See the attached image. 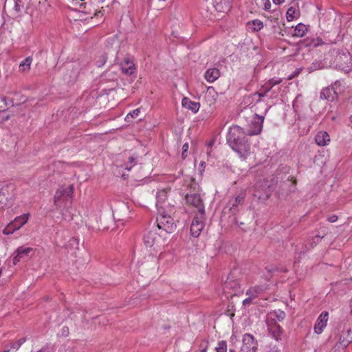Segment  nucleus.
<instances>
[{"label": "nucleus", "mask_w": 352, "mask_h": 352, "mask_svg": "<svg viewBox=\"0 0 352 352\" xmlns=\"http://www.w3.org/2000/svg\"><path fill=\"white\" fill-rule=\"evenodd\" d=\"M247 135L243 129L234 125L230 127L227 135V141L230 146L243 160L250 154V145L248 143Z\"/></svg>", "instance_id": "f257e3e1"}, {"label": "nucleus", "mask_w": 352, "mask_h": 352, "mask_svg": "<svg viewBox=\"0 0 352 352\" xmlns=\"http://www.w3.org/2000/svg\"><path fill=\"white\" fill-rule=\"evenodd\" d=\"M74 193V187L72 185L64 186L59 188L54 195V204L56 207L64 208L62 211L63 218L67 221L73 219V213L69 206Z\"/></svg>", "instance_id": "f03ea898"}, {"label": "nucleus", "mask_w": 352, "mask_h": 352, "mask_svg": "<svg viewBox=\"0 0 352 352\" xmlns=\"http://www.w3.org/2000/svg\"><path fill=\"white\" fill-rule=\"evenodd\" d=\"M265 109L263 115L255 114L252 120L249 124L248 129L247 130V134L249 135H256L259 134L262 129L263 122L265 119V116L270 110L271 106H268L267 104H264Z\"/></svg>", "instance_id": "7ed1b4c3"}, {"label": "nucleus", "mask_w": 352, "mask_h": 352, "mask_svg": "<svg viewBox=\"0 0 352 352\" xmlns=\"http://www.w3.org/2000/svg\"><path fill=\"white\" fill-rule=\"evenodd\" d=\"M157 224L160 230H164L167 233H172L176 229V223L173 219L165 214L164 210H158Z\"/></svg>", "instance_id": "20e7f679"}, {"label": "nucleus", "mask_w": 352, "mask_h": 352, "mask_svg": "<svg viewBox=\"0 0 352 352\" xmlns=\"http://www.w3.org/2000/svg\"><path fill=\"white\" fill-rule=\"evenodd\" d=\"M205 210L201 209L200 212H197L191 223L190 234L194 237L200 235L201 232L204 228Z\"/></svg>", "instance_id": "39448f33"}, {"label": "nucleus", "mask_w": 352, "mask_h": 352, "mask_svg": "<svg viewBox=\"0 0 352 352\" xmlns=\"http://www.w3.org/2000/svg\"><path fill=\"white\" fill-rule=\"evenodd\" d=\"M29 216L30 214L26 213L16 217L13 221L9 223L8 226L3 230V233L6 235H10L14 233V231L19 230L28 222Z\"/></svg>", "instance_id": "423d86ee"}, {"label": "nucleus", "mask_w": 352, "mask_h": 352, "mask_svg": "<svg viewBox=\"0 0 352 352\" xmlns=\"http://www.w3.org/2000/svg\"><path fill=\"white\" fill-rule=\"evenodd\" d=\"M341 90V84L337 81L330 87L323 89L320 93V98L328 101H334L338 98Z\"/></svg>", "instance_id": "0eeeda50"}, {"label": "nucleus", "mask_w": 352, "mask_h": 352, "mask_svg": "<svg viewBox=\"0 0 352 352\" xmlns=\"http://www.w3.org/2000/svg\"><path fill=\"white\" fill-rule=\"evenodd\" d=\"M160 236L155 232L148 231L144 234L143 241L146 247L153 248L156 250L159 245Z\"/></svg>", "instance_id": "6e6552de"}, {"label": "nucleus", "mask_w": 352, "mask_h": 352, "mask_svg": "<svg viewBox=\"0 0 352 352\" xmlns=\"http://www.w3.org/2000/svg\"><path fill=\"white\" fill-rule=\"evenodd\" d=\"M242 351L244 352H255L257 349V343L252 335L245 333L243 338Z\"/></svg>", "instance_id": "1a4fd4ad"}, {"label": "nucleus", "mask_w": 352, "mask_h": 352, "mask_svg": "<svg viewBox=\"0 0 352 352\" xmlns=\"http://www.w3.org/2000/svg\"><path fill=\"white\" fill-rule=\"evenodd\" d=\"M32 251V248L26 247H19L16 250V255L13 258L14 265H16L21 261H25L29 257L30 253Z\"/></svg>", "instance_id": "9d476101"}, {"label": "nucleus", "mask_w": 352, "mask_h": 352, "mask_svg": "<svg viewBox=\"0 0 352 352\" xmlns=\"http://www.w3.org/2000/svg\"><path fill=\"white\" fill-rule=\"evenodd\" d=\"M329 319V313L327 311H322L321 314L318 316L315 325H314V331L318 334H320L325 327L327 326V323Z\"/></svg>", "instance_id": "9b49d317"}, {"label": "nucleus", "mask_w": 352, "mask_h": 352, "mask_svg": "<svg viewBox=\"0 0 352 352\" xmlns=\"http://www.w3.org/2000/svg\"><path fill=\"white\" fill-rule=\"evenodd\" d=\"M277 94H274V95L269 94L261 88H260L258 91L252 94V95L253 100L256 102V104L252 107L254 108L255 111H258V107L257 105L261 103L263 98L267 97L270 98H275Z\"/></svg>", "instance_id": "f8f14e48"}, {"label": "nucleus", "mask_w": 352, "mask_h": 352, "mask_svg": "<svg viewBox=\"0 0 352 352\" xmlns=\"http://www.w3.org/2000/svg\"><path fill=\"white\" fill-rule=\"evenodd\" d=\"M232 0H212L214 9L217 12H227L231 8Z\"/></svg>", "instance_id": "ddd939ff"}, {"label": "nucleus", "mask_w": 352, "mask_h": 352, "mask_svg": "<svg viewBox=\"0 0 352 352\" xmlns=\"http://www.w3.org/2000/svg\"><path fill=\"white\" fill-rule=\"evenodd\" d=\"M267 326L268 331L272 337L277 341L280 340L282 335V328L275 321H271L268 323Z\"/></svg>", "instance_id": "4468645a"}, {"label": "nucleus", "mask_w": 352, "mask_h": 352, "mask_svg": "<svg viewBox=\"0 0 352 352\" xmlns=\"http://www.w3.org/2000/svg\"><path fill=\"white\" fill-rule=\"evenodd\" d=\"M167 190L162 189L156 193V207L157 210H164L166 206Z\"/></svg>", "instance_id": "2eb2a0df"}, {"label": "nucleus", "mask_w": 352, "mask_h": 352, "mask_svg": "<svg viewBox=\"0 0 352 352\" xmlns=\"http://www.w3.org/2000/svg\"><path fill=\"white\" fill-rule=\"evenodd\" d=\"M315 142L320 146L328 145L330 142V136L326 131H319L315 136Z\"/></svg>", "instance_id": "dca6fc26"}, {"label": "nucleus", "mask_w": 352, "mask_h": 352, "mask_svg": "<svg viewBox=\"0 0 352 352\" xmlns=\"http://www.w3.org/2000/svg\"><path fill=\"white\" fill-rule=\"evenodd\" d=\"M245 197V192L242 190L233 200V201H230V204L232 206L230 208V210L232 213L234 214L237 211V207L239 205H242L244 202V199Z\"/></svg>", "instance_id": "f3484780"}, {"label": "nucleus", "mask_w": 352, "mask_h": 352, "mask_svg": "<svg viewBox=\"0 0 352 352\" xmlns=\"http://www.w3.org/2000/svg\"><path fill=\"white\" fill-rule=\"evenodd\" d=\"M218 98V94L215 91V89L212 87H209L204 96V99L206 102L208 104V105L211 106L214 104Z\"/></svg>", "instance_id": "a211bd4d"}, {"label": "nucleus", "mask_w": 352, "mask_h": 352, "mask_svg": "<svg viewBox=\"0 0 352 352\" xmlns=\"http://www.w3.org/2000/svg\"><path fill=\"white\" fill-rule=\"evenodd\" d=\"M182 104L184 107L190 110L194 113H197L200 108L199 102L192 101L190 98L186 97L182 99Z\"/></svg>", "instance_id": "6ab92c4d"}, {"label": "nucleus", "mask_w": 352, "mask_h": 352, "mask_svg": "<svg viewBox=\"0 0 352 352\" xmlns=\"http://www.w3.org/2000/svg\"><path fill=\"white\" fill-rule=\"evenodd\" d=\"M220 76L219 70L217 68H210L206 70L205 72V79L208 82H213L219 78Z\"/></svg>", "instance_id": "aec40b11"}, {"label": "nucleus", "mask_w": 352, "mask_h": 352, "mask_svg": "<svg viewBox=\"0 0 352 352\" xmlns=\"http://www.w3.org/2000/svg\"><path fill=\"white\" fill-rule=\"evenodd\" d=\"M121 69L126 74H132L135 71V65L129 58H125L121 63Z\"/></svg>", "instance_id": "412c9836"}, {"label": "nucleus", "mask_w": 352, "mask_h": 352, "mask_svg": "<svg viewBox=\"0 0 352 352\" xmlns=\"http://www.w3.org/2000/svg\"><path fill=\"white\" fill-rule=\"evenodd\" d=\"M272 187L271 185H268L267 182L264 181L263 184H260L259 186H256V188L257 189L258 194H254V196H258V199H262L264 197H268L269 194L267 192V189Z\"/></svg>", "instance_id": "4be33fe9"}, {"label": "nucleus", "mask_w": 352, "mask_h": 352, "mask_svg": "<svg viewBox=\"0 0 352 352\" xmlns=\"http://www.w3.org/2000/svg\"><path fill=\"white\" fill-rule=\"evenodd\" d=\"M32 61L33 58L32 56L26 57L20 63L19 65V72L23 74L28 73L30 70Z\"/></svg>", "instance_id": "5701e85b"}, {"label": "nucleus", "mask_w": 352, "mask_h": 352, "mask_svg": "<svg viewBox=\"0 0 352 352\" xmlns=\"http://www.w3.org/2000/svg\"><path fill=\"white\" fill-rule=\"evenodd\" d=\"M187 199L188 201L190 202L194 206L198 208L197 212H200L201 209H204L202 200L199 195L196 194L192 195L190 197H188Z\"/></svg>", "instance_id": "b1692460"}, {"label": "nucleus", "mask_w": 352, "mask_h": 352, "mask_svg": "<svg viewBox=\"0 0 352 352\" xmlns=\"http://www.w3.org/2000/svg\"><path fill=\"white\" fill-rule=\"evenodd\" d=\"M247 26L253 32H258L263 28V23L261 20L254 19L248 22Z\"/></svg>", "instance_id": "393cba45"}, {"label": "nucleus", "mask_w": 352, "mask_h": 352, "mask_svg": "<svg viewBox=\"0 0 352 352\" xmlns=\"http://www.w3.org/2000/svg\"><path fill=\"white\" fill-rule=\"evenodd\" d=\"M307 27L302 23H298L295 29L294 36L296 37H302L305 35L307 32Z\"/></svg>", "instance_id": "a878e982"}, {"label": "nucleus", "mask_w": 352, "mask_h": 352, "mask_svg": "<svg viewBox=\"0 0 352 352\" xmlns=\"http://www.w3.org/2000/svg\"><path fill=\"white\" fill-rule=\"evenodd\" d=\"M299 11L296 8L292 6L288 8L286 12V18L287 21H292L295 19L298 18Z\"/></svg>", "instance_id": "bb28decb"}, {"label": "nucleus", "mask_w": 352, "mask_h": 352, "mask_svg": "<svg viewBox=\"0 0 352 352\" xmlns=\"http://www.w3.org/2000/svg\"><path fill=\"white\" fill-rule=\"evenodd\" d=\"M140 113V108L135 109L129 112L125 117L124 120L126 122H131L132 119L137 118Z\"/></svg>", "instance_id": "cd10ccee"}, {"label": "nucleus", "mask_w": 352, "mask_h": 352, "mask_svg": "<svg viewBox=\"0 0 352 352\" xmlns=\"http://www.w3.org/2000/svg\"><path fill=\"white\" fill-rule=\"evenodd\" d=\"M322 44V41L320 38H313L311 41H309V39L307 38L305 41V45L307 46L317 47V46H319V45H320Z\"/></svg>", "instance_id": "c85d7f7f"}, {"label": "nucleus", "mask_w": 352, "mask_h": 352, "mask_svg": "<svg viewBox=\"0 0 352 352\" xmlns=\"http://www.w3.org/2000/svg\"><path fill=\"white\" fill-rule=\"evenodd\" d=\"M13 9L18 15L22 13L23 10V4L21 0H14Z\"/></svg>", "instance_id": "c756f323"}, {"label": "nucleus", "mask_w": 352, "mask_h": 352, "mask_svg": "<svg viewBox=\"0 0 352 352\" xmlns=\"http://www.w3.org/2000/svg\"><path fill=\"white\" fill-rule=\"evenodd\" d=\"M216 352H227V344L225 341L219 342Z\"/></svg>", "instance_id": "7c9ffc66"}, {"label": "nucleus", "mask_w": 352, "mask_h": 352, "mask_svg": "<svg viewBox=\"0 0 352 352\" xmlns=\"http://www.w3.org/2000/svg\"><path fill=\"white\" fill-rule=\"evenodd\" d=\"M282 82V78H273L270 79L266 82V83L269 84L270 86H271L272 88L276 85L280 84Z\"/></svg>", "instance_id": "2f4dec72"}, {"label": "nucleus", "mask_w": 352, "mask_h": 352, "mask_svg": "<svg viewBox=\"0 0 352 352\" xmlns=\"http://www.w3.org/2000/svg\"><path fill=\"white\" fill-rule=\"evenodd\" d=\"M25 342V338H22L19 340L14 343H12L10 346V349H14V351H16L19 349V347L21 346L22 344H23Z\"/></svg>", "instance_id": "473e14b6"}, {"label": "nucleus", "mask_w": 352, "mask_h": 352, "mask_svg": "<svg viewBox=\"0 0 352 352\" xmlns=\"http://www.w3.org/2000/svg\"><path fill=\"white\" fill-rule=\"evenodd\" d=\"M261 88L267 93H268L269 94L274 95V94H276V92L273 89V88L266 82L263 85H262Z\"/></svg>", "instance_id": "72a5a7b5"}, {"label": "nucleus", "mask_w": 352, "mask_h": 352, "mask_svg": "<svg viewBox=\"0 0 352 352\" xmlns=\"http://www.w3.org/2000/svg\"><path fill=\"white\" fill-rule=\"evenodd\" d=\"M274 314L279 321H282L285 318V313L280 309L275 311Z\"/></svg>", "instance_id": "f704fd0d"}, {"label": "nucleus", "mask_w": 352, "mask_h": 352, "mask_svg": "<svg viewBox=\"0 0 352 352\" xmlns=\"http://www.w3.org/2000/svg\"><path fill=\"white\" fill-rule=\"evenodd\" d=\"M188 148H189V146H188V144L187 142L183 144V146H182V159L184 160L187 157V152L188 151Z\"/></svg>", "instance_id": "c9c22d12"}, {"label": "nucleus", "mask_w": 352, "mask_h": 352, "mask_svg": "<svg viewBox=\"0 0 352 352\" xmlns=\"http://www.w3.org/2000/svg\"><path fill=\"white\" fill-rule=\"evenodd\" d=\"M256 289H254L253 287H251L249 289L247 290L246 292V294L250 296V297H251L252 298L257 296V294H256Z\"/></svg>", "instance_id": "e433bc0d"}, {"label": "nucleus", "mask_w": 352, "mask_h": 352, "mask_svg": "<svg viewBox=\"0 0 352 352\" xmlns=\"http://www.w3.org/2000/svg\"><path fill=\"white\" fill-rule=\"evenodd\" d=\"M254 289H256V294L257 295L259 294L260 293H261L262 292L265 291L267 288V287L265 285H256L255 287H253Z\"/></svg>", "instance_id": "4c0bfd02"}, {"label": "nucleus", "mask_w": 352, "mask_h": 352, "mask_svg": "<svg viewBox=\"0 0 352 352\" xmlns=\"http://www.w3.org/2000/svg\"><path fill=\"white\" fill-rule=\"evenodd\" d=\"M252 298L251 297H248V298H245V300H243V305L245 307L249 306L252 303Z\"/></svg>", "instance_id": "58836bf2"}, {"label": "nucleus", "mask_w": 352, "mask_h": 352, "mask_svg": "<svg viewBox=\"0 0 352 352\" xmlns=\"http://www.w3.org/2000/svg\"><path fill=\"white\" fill-rule=\"evenodd\" d=\"M264 1V9L265 10H269L271 8V3L270 0H263Z\"/></svg>", "instance_id": "ea45409f"}, {"label": "nucleus", "mask_w": 352, "mask_h": 352, "mask_svg": "<svg viewBox=\"0 0 352 352\" xmlns=\"http://www.w3.org/2000/svg\"><path fill=\"white\" fill-rule=\"evenodd\" d=\"M5 199V195L3 194L0 193V210L3 208L5 206V203L3 202V199Z\"/></svg>", "instance_id": "a19ab883"}, {"label": "nucleus", "mask_w": 352, "mask_h": 352, "mask_svg": "<svg viewBox=\"0 0 352 352\" xmlns=\"http://www.w3.org/2000/svg\"><path fill=\"white\" fill-rule=\"evenodd\" d=\"M327 219L329 222L333 223L338 220V217L336 215H331Z\"/></svg>", "instance_id": "79ce46f5"}, {"label": "nucleus", "mask_w": 352, "mask_h": 352, "mask_svg": "<svg viewBox=\"0 0 352 352\" xmlns=\"http://www.w3.org/2000/svg\"><path fill=\"white\" fill-rule=\"evenodd\" d=\"M58 352H74L72 349H67L65 347H61Z\"/></svg>", "instance_id": "37998d69"}, {"label": "nucleus", "mask_w": 352, "mask_h": 352, "mask_svg": "<svg viewBox=\"0 0 352 352\" xmlns=\"http://www.w3.org/2000/svg\"><path fill=\"white\" fill-rule=\"evenodd\" d=\"M106 60H107V57L105 56H104L102 60L100 63H98V67L102 66L104 64V63L106 62Z\"/></svg>", "instance_id": "c03bdc74"}, {"label": "nucleus", "mask_w": 352, "mask_h": 352, "mask_svg": "<svg viewBox=\"0 0 352 352\" xmlns=\"http://www.w3.org/2000/svg\"><path fill=\"white\" fill-rule=\"evenodd\" d=\"M272 1H273V3L276 5H280L285 1V0H272Z\"/></svg>", "instance_id": "a18cd8bd"}, {"label": "nucleus", "mask_w": 352, "mask_h": 352, "mask_svg": "<svg viewBox=\"0 0 352 352\" xmlns=\"http://www.w3.org/2000/svg\"><path fill=\"white\" fill-rule=\"evenodd\" d=\"M177 177L175 176V175H170L168 179V182H174L176 179Z\"/></svg>", "instance_id": "49530a36"}, {"label": "nucleus", "mask_w": 352, "mask_h": 352, "mask_svg": "<svg viewBox=\"0 0 352 352\" xmlns=\"http://www.w3.org/2000/svg\"><path fill=\"white\" fill-rule=\"evenodd\" d=\"M270 352H280V351L277 347H273L271 349Z\"/></svg>", "instance_id": "de8ad7c7"}, {"label": "nucleus", "mask_w": 352, "mask_h": 352, "mask_svg": "<svg viewBox=\"0 0 352 352\" xmlns=\"http://www.w3.org/2000/svg\"><path fill=\"white\" fill-rule=\"evenodd\" d=\"M63 333H65L66 335L68 333V328L67 327H64L63 328Z\"/></svg>", "instance_id": "09e8293b"}, {"label": "nucleus", "mask_w": 352, "mask_h": 352, "mask_svg": "<svg viewBox=\"0 0 352 352\" xmlns=\"http://www.w3.org/2000/svg\"><path fill=\"white\" fill-rule=\"evenodd\" d=\"M198 352H207V346H206L205 348L201 349Z\"/></svg>", "instance_id": "8fccbe9b"}, {"label": "nucleus", "mask_w": 352, "mask_h": 352, "mask_svg": "<svg viewBox=\"0 0 352 352\" xmlns=\"http://www.w3.org/2000/svg\"><path fill=\"white\" fill-rule=\"evenodd\" d=\"M350 309H351V313L352 314V298H351V303H350Z\"/></svg>", "instance_id": "3c124183"}, {"label": "nucleus", "mask_w": 352, "mask_h": 352, "mask_svg": "<svg viewBox=\"0 0 352 352\" xmlns=\"http://www.w3.org/2000/svg\"><path fill=\"white\" fill-rule=\"evenodd\" d=\"M10 350H11L10 349H4V350L3 351V352H10Z\"/></svg>", "instance_id": "603ef678"}, {"label": "nucleus", "mask_w": 352, "mask_h": 352, "mask_svg": "<svg viewBox=\"0 0 352 352\" xmlns=\"http://www.w3.org/2000/svg\"><path fill=\"white\" fill-rule=\"evenodd\" d=\"M232 283L230 282H227L226 283V287H228V285H231Z\"/></svg>", "instance_id": "864d4df0"}, {"label": "nucleus", "mask_w": 352, "mask_h": 352, "mask_svg": "<svg viewBox=\"0 0 352 352\" xmlns=\"http://www.w3.org/2000/svg\"><path fill=\"white\" fill-rule=\"evenodd\" d=\"M5 101H6L5 98H1L0 99V102H5Z\"/></svg>", "instance_id": "5fc2aeb1"}, {"label": "nucleus", "mask_w": 352, "mask_h": 352, "mask_svg": "<svg viewBox=\"0 0 352 352\" xmlns=\"http://www.w3.org/2000/svg\"><path fill=\"white\" fill-rule=\"evenodd\" d=\"M126 168V170H131V167H127V166H126V168Z\"/></svg>", "instance_id": "6e6d98bb"}, {"label": "nucleus", "mask_w": 352, "mask_h": 352, "mask_svg": "<svg viewBox=\"0 0 352 352\" xmlns=\"http://www.w3.org/2000/svg\"><path fill=\"white\" fill-rule=\"evenodd\" d=\"M350 120H351V128H352V116L350 118Z\"/></svg>", "instance_id": "4d7b16f0"}, {"label": "nucleus", "mask_w": 352, "mask_h": 352, "mask_svg": "<svg viewBox=\"0 0 352 352\" xmlns=\"http://www.w3.org/2000/svg\"><path fill=\"white\" fill-rule=\"evenodd\" d=\"M130 160H131V162H133V157H131V158H130Z\"/></svg>", "instance_id": "13d9d810"}, {"label": "nucleus", "mask_w": 352, "mask_h": 352, "mask_svg": "<svg viewBox=\"0 0 352 352\" xmlns=\"http://www.w3.org/2000/svg\"><path fill=\"white\" fill-rule=\"evenodd\" d=\"M317 238V240L318 241L320 239V237L319 236H316Z\"/></svg>", "instance_id": "bf43d9fd"}, {"label": "nucleus", "mask_w": 352, "mask_h": 352, "mask_svg": "<svg viewBox=\"0 0 352 352\" xmlns=\"http://www.w3.org/2000/svg\"><path fill=\"white\" fill-rule=\"evenodd\" d=\"M102 1H104V0H101Z\"/></svg>", "instance_id": "052dcab7"}]
</instances>
